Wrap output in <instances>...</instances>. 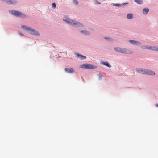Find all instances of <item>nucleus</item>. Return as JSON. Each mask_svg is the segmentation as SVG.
I'll return each instance as SVG.
<instances>
[{"label":"nucleus","mask_w":158,"mask_h":158,"mask_svg":"<svg viewBox=\"0 0 158 158\" xmlns=\"http://www.w3.org/2000/svg\"><path fill=\"white\" fill-rule=\"evenodd\" d=\"M21 27L24 30L28 32L31 34L36 35H39L38 32L36 30L32 29L30 27L25 25H22L21 26Z\"/></svg>","instance_id":"1"},{"label":"nucleus","mask_w":158,"mask_h":158,"mask_svg":"<svg viewBox=\"0 0 158 158\" xmlns=\"http://www.w3.org/2000/svg\"><path fill=\"white\" fill-rule=\"evenodd\" d=\"M136 70L139 73L142 74H147L150 75H154L155 74V73L153 71L147 69H136Z\"/></svg>","instance_id":"2"},{"label":"nucleus","mask_w":158,"mask_h":158,"mask_svg":"<svg viewBox=\"0 0 158 158\" xmlns=\"http://www.w3.org/2000/svg\"><path fill=\"white\" fill-rule=\"evenodd\" d=\"M114 50L117 52L126 54H131L133 52L128 49L116 47L114 48Z\"/></svg>","instance_id":"3"},{"label":"nucleus","mask_w":158,"mask_h":158,"mask_svg":"<svg viewBox=\"0 0 158 158\" xmlns=\"http://www.w3.org/2000/svg\"><path fill=\"white\" fill-rule=\"evenodd\" d=\"M80 67L83 69H93L97 68V66L87 64H85L80 66Z\"/></svg>","instance_id":"4"},{"label":"nucleus","mask_w":158,"mask_h":158,"mask_svg":"<svg viewBox=\"0 0 158 158\" xmlns=\"http://www.w3.org/2000/svg\"><path fill=\"white\" fill-rule=\"evenodd\" d=\"M11 13L13 15L17 17H21L23 18L26 17L25 15L18 11L12 10L11 11Z\"/></svg>","instance_id":"5"},{"label":"nucleus","mask_w":158,"mask_h":158,"mask_svg":"<svg viewBox=\"0 0 158 158\" xmlns=\"http://www.w3.org/2000/svg\"><path fill=\"white\" fill-rule=\"evenodd\" d=\"M63 20L66 22L67 23L70 24L71 25H76L80 26L81 25V24L78 22L74 20H69L66 19H64Z\"/></svg>","instance_id":"6"},{"label":"nucleus","mask_w":158,"mask_h":158,"mask_svg":"<svg viewBox=\"0 0 158 158\" xmlns=\"http://www.w3.org/2000/svg\"><path fill=\"white\" fill-rule=\"evenodd\" d=\"M3 1H4L6 2V3L8 4H15L17 3V2L15 0H2Z\"/></svg>","instance_id":"7"},{"label":"nucleus","mask_w":158,"mask_h":158,"mask_svg":"<svg viewBox=\"0 0 158 158\" xmlns=\"http://www.w3.org/2000/svg\"><path fill=\"white\" fill-rule=\"evenodd\" d=\"M153 46H147L146 45H143L141 46V49H148L149 50H152Z\"/></svg>","instance_id":"8"},{"label":"nucleus","mask_w":158,"mask_h":158,"mask_svg":"<svg viewBox=\"0 0 158 158\" xmlns=\"http://www.w3.org/2000/svg\"><path fill=\"white\" fill-rule=\"evenodd\" d=\"M65 70L67 72L71 73L74 72V69L73 68H66Z\"/></svg>","instance_id":"9"},{"label":"nucleus","mask_w":158,"mask_h":158,"mask_svg":"<svg viewBox=\"0 0 158 158\" xmlns=\"http://www.w3.org/2000/svg\"><path fill=\"white\" fill-rule=\"evenodd\" d=\"M129 42L131 43L132 44L135 45H139L141 44V43L139 42L133 40H129Z\"/></svg>","instance_id":"10"},{"label":"nucleus","mask_w":158,"mask_h":158,"mask_svg":"<svg viewBox=\"0 0 158 158\" xmlns=\"http://www.w3.org/2000/svg\"><path fill=\"white\" fill-rule=\"evenodd\" d=\"M76 55L77 57H79L80 59L82 60L85 59L86 58V57L85 56L81 55L78 54H76Z\"/></svg>","instance_id":"11"},{"label":"nucleus","mask_w":158,"mask_h":158,"mask_svg":"<svg viewBox=\"0 0 158 158\" xmlns=\"http://www.w3.org/2000/svg\"><path fill=\"white\" fill-rule=\"evenodd\" d=\"M101 63L103 65H104L106 66H107V67H109L110 68L111 67V66L107 62H105L103 61V62H101Z\"/></svg>","instance_id":"12"},{"label":"nucleus","mask_w":158,"mask_h":158,"mask_svg":"<svg viewBox=\"0 0 158 158\" xmlns=\"http://www.w3.org/2000/svg\"><path fill=\"white\" fill-rule=\"evenodd\" d=\"M149 9L147 8L144 9L143 10V13L145 14H146L148 13Z\"/></svg>","instance_id":"13"},{"label":"nucleus","mask_w":158,"mask_h":158,"mask_svg":"<svg viewBox=\"0 0 158 158\" xmlns=\"http://www.w3.org/2000/svg\"><path fill=\"white\" fill-rule=\"evenodd\" d=\"M127 17L128 19H132L133 17V15L131 14H128L127 15Z\"/></svg>","instance_id":"14"},{"label":"nucleus","mask_w":158,"mask_h":158,"mask_svg":"<svg viewBox=\"0 0 158 158\" xmlns=\"http://www.w3.org/2000/svg\"><path fill=\"white\" fill-rule=\"evenodd\" d=\"M135 1L139 4H141L143 3L142 0H134Z\"/></svg>","instance_id":"15"},{"label":"nucleus","mask_w":158,"mask_h":158,"mask_svg":"<svg viewBox=\"0 0 158 158\" xmlns=\"http://www.w3.org/2000/svg\"><path fill=\"white\" fill-rule=\"evenodd\" d=\"M152 50L158 51V47L153 46Z\"/></svg>","instance_id":"16"},{"label":"nucleus","mask_w":158,"mask_h":158,"mask_svg":"<svg viewBox=\"0 0 158 158\" xmlns=\"http://www.w3.org/2000/svg\"><path fill=\"white\" fill-rule=\"evenodd\" d=\"M73 2L74 3L75 5H77L78 4V2L76 0H74Z\"/></svg>","instance_id":"17"},{"label":"nucleus","mask_w":158,"mask_h":158,"mask_svg":"<svg viewBox=\"0 0 158 158\" xmlns=\"http://www.w3.org/2000/svg\"><path fill=\"white\" fill-rule=\"evenodd\" d=\"M81 33H83L86 34H88V32L86 31L82 30L81 31Z\"/></svg>","instance_id":"18"},{"label":"nucleus","mask_w":158,"mask_h":158,"mask_svg":"<svg viewBox=\"0 0 158 158\" xmlns=\"http://www.w3.org/2000/svg\"><path fill=\"white\" fill-rule=\"evenodd\" d=\"M52 7L53 8H55L56 7V5L55 3H52Z\"/></svg>","instance_id":"19"},{"label":"nucleus","mask_w":158,"mask_h":158,"mask_svg":"<svg viewBox=\"0 0 158 158\" xmlns=\"http://www.w3.org/2000/svg\"><path fill=\"white\" fill-rule=\"evenodd\" d=\"M18 34L20 35L21 36H23L24 35L23 34V33H21V32H18Z\"/></svg>","instance_id":"20"},{"label":"nucleus","mask_w":158,"mask_h":158,"mask_svg":"<svg viewBox=\"0 0 158 158\" xmlns=\"http://www.w3.org/2000/svg\"><path fill=\"white\" fill-rule=\"evenodd\" d=\"M114 5L117 6H121V5L119 4H114Z\"/></svg>","instance_id":"21"},{"label":"nucleus","mask_w":158,"mask_h":158,"mask_svg":"<svg viewBox=\"0 0 158 158\" xmlns=\"http://www.w3.org/2000/svg\"><path fill=\"white\" fill-rule=\"evenodd\" d=\"M105 39H107V40H112L110 38H106V37H105Z\"/></svg>","instance_id":"22"},{"label":"nucleus","mask_w":158,"mask_h":158,"mask_svg":"<svg viewBox=\"0 0 158 158\" xmlns=\"http://www.w3.org/2000/svg\"><path fill=\"white\" fill-rule=\"evenodd\" d=\"M155 106L158 107V104H156L155 105Z\"/></svg>","instance_id":"23"},{"label":"nucleus","mask_w":158,"mask_h":158,"mask_svg":"<svg viewBox=\"0 0 158 158\" xmlns=\"http://www.w3.org/2000/svg\"><path fill=\"white\" fill-rule=\"evenodd\" d=\"M127 4V3H125L123 4V5H125V4Z\"/></svg>","instance_id":"24"}]
</instances>
